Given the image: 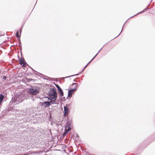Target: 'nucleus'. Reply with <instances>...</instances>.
<instances>
[{
    "mask_svg": "<svg viewBox=\"0 0 155 155\" xmlns=\"http://www.w3.org/2000/svg\"><path fill=\"white\" fill-rule=\"evenodd\" d=\"M25 98V97L24 94L18 93L12 98V101H13V102H17V104L21 102Z\"/></svg>",
    "mask_w": 155,
    "mask_h": 155,
    "instance_id": "nucleus-1",
    "label": "nucleus"
},
{
    "mask_svg": "<svg viewBox=\"0 0 155 155\" xmlns=\"http://www.w3.org/2000/svg\"><path fill=\"white\" fill-rule=\"evenodd\" d=\"M49 96L51 98L57 97V94L55 89L52 88L50 89Z\"/></svg>",
    "mask_w": 155,
    "mask_h": 155,
    "instance_id": "nucleus-2",
    "label": "nucleus"
},
{
    "mask_svg": "<svg viewBox=\"0 0 155 155\" xmlns=\"http://www.w3.org/2000/svg\"><path fill=\"white\" fill-rule=\"evenodd\" d=\"M51 103L49 101H45L44 102H41L40 103V104L41 105L42 107L43 108H45L50 106Z\"/></svg>",
    "mask_w": 155,
    "mask_h": 155,
    "instance_id": "nucleus-3",
    "label": "nucleus"
},
{
    "mask_svg": "<svg viewBox=\"0 0 155 155\" xmlns=\"http://www.w3.org/2000/svg\"><path fill=\"white\" fill-rule=\"evenodd\" d=\"M29 92L32 94L35 95L37 94L39 92V91L35 88L32 87L29 89Z\"/></svg>",
    "mask_w": 155,
    "mask_h": 155,
    "instance_id": "nucleus-4",
    "label": "nucleus"
},
{
    "mask_svg": "<svg viewBox=\"0 0 155 155\" xmlns=\"http://www.w3.org/2000/svg\"><path fill=\"white\" fill-rule=\"evenodd\" d=\"M71 130V127H70V123H68L66 125L65 129L64 130V132L63 134V136H64L67 132L70 130Z\"/></svg>",
    "mask_w": 155,
    "mask_h": 155,
    "instance_id": "nucleus-5",
    "label": "nucleus"
},
{
    "mask_svg": "<svg viewBox=\"0 0 155 155\" xmlns=\"http://www.w3.org/2000/svg\"><path fill=\"white\" fill-rule=\"evenodd\" d=\"M45 98L46 99V100L48 101L49 100H50V101H49V102H50L51 103V104H57V103L56 102V100L57 98V97H54V98H51V99H50L49 97H45Z\"/></svg>",
    "mask_w": 155,
    "mask_h": 155,
    "instance_id": "nucleus-6",
    "label": "nucleus"
},
{
    "mask_svg": "<svg viewBox=\"0 0 155 155\" xmlns=\"http://www.w3.org/2000/svg\"><path fill=\"white\" fill-rule=\"evenodd\" d=\"M55 86L57 89H58V91H59L60 93V95L61 97H62L64 95V93L62 91V90L61 89V88L57 84H56Z\"/></svg>",
    "mask_w": 155,
    "mask_h": 155,
    "instance_id": "nucleus-7",
    "label": "nucleus"
},
{
    "mask_svg": "<svg viewBox=\"0 0 155 155\" xmlns=\"http://www.w3.org/2000/svg\"><path fill=\"white\" fill-rule=\"evenodd\" d=\"M76 90V88H74L72 89H70L68 91V96L70 97L72 96V94L74 93V91Z\"/></svg>",
    "mask_w": 155,
    "mask_h": 155,
    "instance_id": "nucleus-8",
    "label": "nucleus"
},
{
    "mask_svg": "<svg viewBox=\"0 0 155 155\" xmlns=\"http://www.w3.org/2000/svg\"><path fill=\"white\" fill-rule=\"evenodd\" d=\"M19 62L21 64H23L22 66H25V64H26V63L23 58H21L19 60Z\"/></svg>",
    "mask_w": 155,
    "mask_h": 155,
    "instance_id": "nucleus-9",
    "label": "nucleus"
},
{
    "mask_svg": "<svg viewBox=\"0 0 155 155\" xmlns=\"http://www.w3.org/2000/svg\"><path fill=\"white\" fill-rule=\"evenodd\" d=\"M4 97V96L2 94H0V106L1 105L2 101Z\"/></svg>",
    "mask_w": 155,
    "mask_h": 155,
    "instance_id": "nucleus-10",
    "label": "nucleus"
},
{
    "mask_svg": "<svg viewBox=\"0 0 155 155\" xmlns=\"http://www.w3.org/2000/svg\"><path fill=\"white\" fill-rule=\"evenodd\" d=\"M64 112H69V109L67 107L64 106Z\"/></svg>",
    "mask_w": 155,
    "mask_h": 155,
    "instance_id": "nucleus-11",
    "label": "nucleus"
},
{
    "mask_svg": "<svg viewBox=\"0 0 155 155\" xmlns=\"http://www.w3.org/2000/svg\"><path fill=\"white\" fill-rule=\"evenodd\" d=\"M72 86H74V88H76V89H77V87L78 86V85L77 83H74L72 84Z\"/></svg>",
    "mask_w": 155,
    "mask_h": 155,
    "instance_id": "nucleus-12",
    "label": "nucleus"
},
{
    "mask_svg": "<svg viewBox=\"0 0 155 155\" xmlns=\"http://www.w3.org/2000/svg\"><path fill=\"white\" fill-rule=\"evenodd\" d=\"M147 8H145V9L143 10V11H141V12H140L138 13L137 14H140V13H143V12H145V11H147Z\"/></svg>",
    "mask_w": 155,
    "mask_h": 155,
    "instance_id": "nucleus-13",
    "label": "nucleus"
},
{
    "mask_svg": "<svg viewBox=\"0 0 155 155\" xmlns=\"http://www.w3.org/2000/svg\"><path fill=\"white\" fill-rule=\"evenodd\" d=\"M97 55V54L94 57L87 63L88 64H89L91 61L93 60V59Z\"/></svg>",
    "mask_w": 155,
    "mask_h": 155,
    "instance_id": "nucleus-14",
    "label": "nucleus"
},
{
    "mask_svg": "<svg viewBox=\"0 0 155 155\" xmlns=\"http://www.w3.org/2000/svg\"><path fill=\"white\" fill-rule=\"evenodd\" d=\"M97 55V54L94 57L87 63L88 64H89L91 61L93 60V59Z\"/></svg>",
    "mask_w": 155,
    "mask_h": 155,
    "instance_id": "nucleus-15",
    "label": "nucleus"
},
{
    "mask_svg": "<svg viewBox=\"0 0 155 155\" xmlns=\"http://www.w3.org/2000/svg\"><path fill=\"white\" fill-rule=\"evenodd\" d=\"M37 152H34V151H32L29 153L30 154H37V153H36Z\"/></svg>",
    "mask_w": 155,
    "mask_h": 155,
    "instance_id": "nucleus-16",
    "label": "nucleus"
},
{
    "mask_svg": "<svg viewBox=\"0 0 155 155\" xmlns=\"http://www.w3.org/2000/svg\"><path fill=\"white\" fill-rule=\"evenodd\" d=\"M42 152H43L42 151H39L38 152H37L36 153H37V154H40L42 153Z\"/></svg>",
    "mask_w": 155,
    "mask_h": 155,
    "instance_id": "nucleus-17",
    "label": "nucleus"
},
{
    "mask_svg": "<svg viewBox=\"0 0 155 155\" xmlns=\"http://www.w3.org/2000/svg\"><path fill=\"white\" fill-rule=\"evenodd\" d=\"M18 31H17V32H16V36L18 37V38H19L20 37V36L19 35H18Z\"/></svg>",
    "mask_w": 155,
    "mask_h": 155,
    "instance_id": "nucleus-18",
    "label": "nucleus"
},
{
    "mask_svg": "<svg viewBox=\"0 0 155 155\" xmlns=\"http://www.w3.org/2000/svg\"><path fill=\"white\" fill-rule=\"evenodd\" d=\"M68 114V112H66V113H65L64 112V116H66Z\"/></svg>",
    "mask_w": 155,
    "mask_h": 155,
    "instance_id": "nucleus-19",
    "label": "nucleus"
},
{
    "mask_svg": "<svg viewBox=\"0 0 155 155\" xmlns=\"http://www.w3.org/2000/svg\"><path fill=\"white\" fill-rule=\"evenodd\" d=\"M88 64H87L85 66V67L82 70V71H83L84 69L87 67V66L88 65Z\"/></svg>",
    "mask_w": 155,
    "mask_h": 155,
    "instance_id": "nucleus-20",
    "label": "nucleus"
},
{
    "mask_svg": "<svg viewBox=\"0 0 155 155\" xmlns=\"http://www.w3.org/2000/svg\"><path fill=\"white\" fill-rule=\"evenodd\" d=\"M102 48L100 49V50L99 51H98V53H97V54H98V53H99V52H100V51H101V50L102 49Z\"/></svg>",
    "mask_w": 155,
    "mask_h": 155,
    "instance_id": "nucleus-21",
    "label": "nucleus"
},
{
    "mask_svg": "<svg viewBox=\"0 0 155 155\" xmlns=\"http://www.w3.org/2000/svg\"><path fill=\"white\" fill-rule=\"evenodd\" d=\"M74 75H71V76H68V77H66L65 78H68V77H71V76H74Z\"/></svg>",
    "mask_w": 155,
    "mask_h": 155,
    "instance_id": "nucleus-22",
    "label": "nucleus"
},
{
    "mask_svg": "<svg viewBox=\"0 0 155 155\" xmlns=\"http://www.w3.org/2000/svg\"><path fill=\"white\" fill-rule=\"evenodd\" d=\"M21 30H22V29H21V30H20V33H21Z\"/></svg>",
    "mask_w": 155,
    "mask_h": 155,
    "instance_id": "nucleus-23",
    "label": "nucleus"
},
{
    "mask_svg": "<svg viewBox=\"0 0 155 155\" xmlns=\"http://www.w3.org/2000/svg\"><path fill=\"white\" fill-rule=\"evenodd\" d=\"M4 79H5V77H4Z\"/></svg>",
    "mask_w": 155,
    "mask_h": 155,
    "instance_id": "nucleus-24",
    "label": "nucleus"
},
{
    "mask_svg": "<svg viewBox=\"0 0 155 155\" xmlns=\"http://www.w3.org/2000/svg\"><path fill=\"white\" fill-rule=\"evenodd\" d=\"M4 79H5V77H4Z\"/></svg>",
    "mask_w": 155,
    "mask_h": 155,
    "instance_id": "nucleus-25",
    "label": "nucleus"
},
{
    "mask_svg": "<svg viewBox=\"0 0 155 155\" xmlns=\"http://www.w3.org/2000/svg\"><path fill=\"white\" fill-rule=\"evenodd\" d=\"M23 155H27V154H24Z\"/></svg>",
    "mask_w": 155,
    "mask_h": 155,
    "instance_id": "nucleus-26",
    "label": "nucleus"
},
{
    "mask_svg": "<svg viewBox=\"0 0 155 155\" xmlns=\"http://www.w3.org/2000/svg\"><path fill=\"white\" fill-rule=\"evenodd\" d=\"M120 33H121V32H120V33H119V35H119L120 34Z\"/></svg>",
    "mask_w": 155,
    "mask_h": 155,
    "instance_id": "nucleus-27",
    "label": "nucleus"
}]
</instances>
